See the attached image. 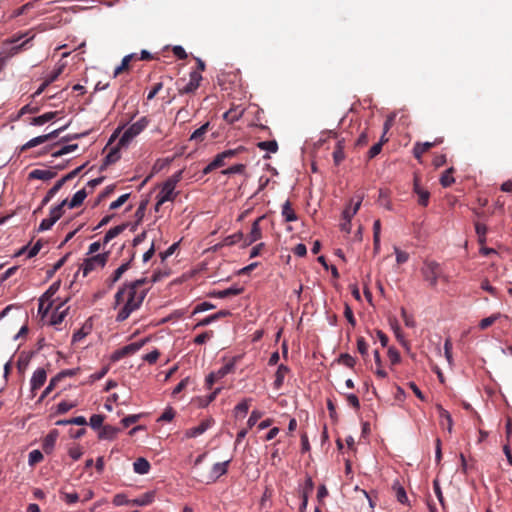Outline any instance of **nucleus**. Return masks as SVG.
Here are the masks:
<instances>
[{"mask_svg":"<svg viewBox=\"0 0 512 512\" xmlns=\"http://www.w3.org/2000/svg\"><path fill=\"white\" fill-rule=\"evenodd\" d=\"M257 147L261 150H266L271 153H276L278 151V143L276 140L259 142Z\"/></svg>","mask_w":512,"mask_h":512,"instance_id":"obj_39","label":"nucleus"},{"mask_svg":"<svg viewBox=\"0 0 512 512\" xmlns=\"http://www.w3.org/2000/svg\"><path fill=\"white\" fill-rule=\"evenodd\" d=\"M251 401V398H245L240 403H238L234 408L235 416L238 417L239 415H246L249 410V404Z\"/></svg>","mask_w":512,"mask_h":512,"instance_id":"obj_32","label":"nucleus"},{"mask_svg":"<svg viewBox=\"0 0 512 512\" xmlns=\"http://www.w3.org/2000/svg\"><path fill=\"white\" fill-rule=\"evenodd\" d=\"M47 373L45 369L38 368L34 371L31 379H30V385H31V391L34 392L38 390L40 387H42L46 381Z\"/></svg>","mask_w":512,"mask_h":512,"instance_id":"obj_9","label":"nucleus"},{"mask_svg":"<svg viewBox=\"0 0 512 512\" xmlns=\"http://www.w3.org/2000/svg\"><path fill=\"white\" fill-rule=\"evenodd\" d=\"M440 143H442V138L436 139L433 142H424V143L417 142L413 148V155L416 159L419 160L425 152H427L429 149H431L432 147H434Z\"/></svg>","mask_w":512,"mask_h":512,"instance_id":"obj_15","label":"nucleus"},{"mask_svg":"<svg viewBox=\"0 0 512 512\" xmlns=\"http://www.w3.org/2000/svg\"><path fill=\"white\" fill-rule=\"evenodd\" d=\"M213 419L203 420L198 426L192 427L185 432L187 438H196L206 432L212 425Z\"/></svg>","mask_w":512,"mask_h":512,"instance_id":"obj_8","label":"nucleus"},{"mask_svg":"<svg viewBox=\"0 0 512 512\" xmlns=\"http://www.w3.org/2000/svg\"><path fill=\"white\" fill-rule=\"evenodd\" d=\"M104 416L100 414H93L90 417V426L92 429H100L103 427Z\"/></svg>","mask_w":512,"mask_h":512,"instance_id":"obj_47","label":"nucleus"},{"mask_svg":"<svg viewBox=\"0 0 512 512\" xmlns=\"http://www.w3.org/2000/svg\"><path fill=\"white\" fill-rule=\"evenodd\" d=\"M130 262L131 261H127L123 264H121L113 273L111 279L109 280V286L111 287L112 285H114L121 277L122 275L129 269L130 267Z\"/></svg>","mask_w":512,"mask_h":512,"instance_id":"obj_29","label":"nucleus"},{"mask_svg":"<svg viewBox=\"0 0 512 512\" xmlns=\"http://www.w3.org/2000/svg\"><path fill=\"white\" fill-rule=\"evenodd\" d=\"M234 368H235L234 361H230V362L226 363L225 365H223L220 369L215 371V375H217L218 378L221 379L224 376H226L228 373L232 372L234 370Z\"/></svg>","mask_w":512,"mask_h":512,"instance_id":"obj_43","label":"nucleus"},{"mask_svg":"<svg viewBox=\"0 0 512 512\" xmlns=\"http://www.w3.org/2000/svg\"><path fill=\"white\" fill-rule=\"evenodd\" d=\"M388 139L386 137H384V135H382L380 141L376 144H374L368 151V159H373L374 157H376L382 150V146L385 142H387Z\"/></svg>","mask_w":512,"mask_h":512,"instance_id":"obj_35","label":"nucleus"},{"mask_svg":"<svg viewBox=\"0 0 512 512\" xmlns=\"http://www.w3.org/2000/svg\"><path fill=\"white\" fill-rule=\"evenodd\" d=\"M144 345V341L133 342L124 347H122V352H124L125 356L136 353L141 347Z\"/></svg>","mask_w":512,"mask_h":512,"instance_id":"obj_42","label":"nucleus"},{"mask_svg":"<svg viewBox=\"0 0 512 512\" xmlns=\"http://www.w3.org/2000/svg\"><path fill=\"white\" fill-rule=\"evenodd\" d=\"M261 238V229L260 226H252V229L248 235L243 236L242 247H246L257 241Z\"/></svg>","mask_w":512,"mask_h":512,"instance_id":"obj_24","label":"nucleus"},{"mask_svg":"<svg viewBox=\"0 0 512 512\" xmlns=\"http://www.w3.org/2000/svg\"><path fill=\"white\" fill-rule=\"evenodd\" d=\"M121 147L122 146H120L119 143H118L115 147H112L110 149L108 154L103 159V163H102V165L100 167L101 171L105 170L108 166L116 163L120 159V157H121V155H120Z\"/></svg>","mask_w":512,"mask_h":512,"instance_id":"obj_13","label":"nucleus"},{"mask_svg":"<svg viewBox=\"0 0 512 512\" xmlns=\"http://www.w3.org/2000/svg\"><path fill=\"white\" fill-rule=\"evenodd\" d=\"M63 307V304H60L56 310L51 315L50 323L51 325H58L60 324L67 314V309L60 310Z\"/></svg>","mask_w":512,"mask_h":512,"instance_id":"obj_31","label":"nucleus"},{"mask_svg":"<svg viewBox=\"0 0 512 512\" xmlns=\"http://www.w3.org/2000/svg\"><path fill=\"white\" fill-rule=\"evenodd\" d=\"M140 418V415L139 414H134V415H128L126 417H124L122 420H121V423L123 425L124 428H127L129 427L130 425L136 423Z\"/></svg>","mask_w":512,"mask_h":512,"instance_id":"obj_63","label":"nucleus"},{"mask_svg":"<svg viewBox=\"0 0 512 512\" xmlns=\"http://www.w3.org/2000/svg\"><path fill=\"white\" fill-rule=\"evenodd\" d=\"M394 252L398 264H403L408 261L409 254L407 252L400 250L397 246H394Z\"/></svg>","mask_w":512,"mask_h":512,"instance_id":"obj_55","label":"nucleus"},{"mask_svg":"<svg viewBox=\"0 0 512 512\" xmlns=\"http://www.w3.org/2000/svg\"><path fill=\"white\" fill-rule=\"evenodd\" d=\"M78 148L77 144H70L61 147L59 150L52 152L53 157H61L65 154L75 151Z\"/></svg>","mask_w":512,"mask_h":512,"instance_id":"obj_46","label":"nucleus"},{"mask_svg":"<svg viewBox=\"0 0 512 512\" xmlns=\"http://www.w3.org/2000/svg\"><path fill=\"white\" fill-rule=\"evenodd\" d=\"M189 76V82L185 85H183L185 81L184 79L176 81L177 90L180 95L194 93L200 86V82L202 80L200 72L192 71Z\"/></svg>","mask_w":512,"mask_h":512,"instance_id":"obj_6","label":"nucleus"},{"mask_svg":"<svg viewBox=\"0 0 512 512\" xmlns=\"http://www.w3.org/2000/svg\"><path fill=\"white\" fill-rule=\"evenodd\" d=\"M150 463L143 457L136 459L133 463L134 472L140 475L147 474L150 470Z\"/></svg>","mask_w":512,"mask_h":512,"instance_id":"obj_25","label":"nucleus"},{"mask_svg":"<svg viewBox=\"0 0 512 512\" xmlns=\"http://www.w3.org/2000/svg\"><path fill=\"white\" fill-rule=\"evenodd\" d=\"M453 173H454V168L451 167L449 169H447L441 176L440 178V183L443 187H449L451 186L454 182H455V179L453 177Z\"/></svg>","mask_w":512,"mask_h":512,"instance_id":"obj_33","label":"nucleus"},{"mask_svg":"<svg viewBox=\"0 0 512 512\" xmlns=\"http://www.w3.org/2000/svg\"><path fill=\"white\" fill-rule=\"evenodd\" d=\"M107 262V254L101 253L86 258L80 266L79 271H82L83 277H86L90 272L103 268Z\"/></svg>","mask_w":512,"mask_h":512,"instance_id":"obj_5","label":"nucleus"},{"mask_svg":"<svg viewBox=\"0 0 512 512\" xmlns=\"http://www.w3.org/2000/svg\"><path fill=\"white\" fill-rule=\"evenodd\" d=\"M373 354H374L375 363L377 365L375 374L377 375V377L384 379L387 377V372L384 369H382V361H381L380 353L378 350H375Z\"/></svg>","mask_w":512,"mask_h":512,"instance_id":"obj_38","label":"nucleus"},{"mask_svg":"<svg viewBox=\"0 0 512 512\" xmlns=\"http://www.w3.org/2000/svg\"><path fill=\"white\" fill-rule=\"evenodd\" d=\"M231 314V312L229 310H220L212 315H209L207 317H205L204 319H202L201 321H199L195 328L197 327H201V326H208L210 325L211 323L217 321L218 319L220 318H223V317H227Z\"/></svg>","mask_w":512,"mask_h":512,"instance_id":"obj_18","label":"nucleus"},{"mask_svg":"<svg viewBox=\"0 0 512 512\" xmlns=\"http://www.w3.org/2000/svg\"><path fill=\"white\" fill-rule=\"evenodd\" d=\"M183 171L179 170L170 176L162 185L161 190L157 194V202L155 205V209L158 211L159 207L163 205L165 202H172L175 200L178 192H175L176 185L182 179Z\"/></svg>","mask_w":512,"mask_h":512,"instance_id":"obj_2","label":"nucleus"},{"mask_svg":"<svg viewBox=\"0 0 512 512\" xmlns=\"http://www.w3.org/2000/svg\"><path fill=\"white\" fill-rule=\"evenodd\" d=\"M209 126H210V123L206 122L200 128L196 129L190 136V140L202 141L204 139V135L207 133V131L209 129Z\"/></svg>","mask_w":512,"mask_h":512,"instance_id":"obj_36","label":"nucleus"},{"mask_svg":"<svg viewBox=\"0 0 512 512\" xmlns=\"http://www.w3.org/2000/svg\"><path fill=\"white\" fill-rule=\"evenodd\" d=\"M362 203V196L357 195L352 198L349 205L343 211V217L347 222H350L352 217L357 213L360 205Z\"/></svg>","mask_w":512,"mask_h":512,"instance_id":"obj_11","label":"nucleus"},{"mask_svg":"<svg viewBox=\"0 0 512 512\" xmlns=\"http://www.w3.org/2000/svg\"><path fill=\"white\" fill-rule=\"evenodd\" d=\"M499 318V314H493L489 317H486V318H483L480 322H479V328L481 330H484L486 328H488L489 326H491L497 319Z\"/></svg>","mask_w":512,"mask_h":512,"instance_id":"obj_53","label":"nucleus"},{"mask_svg":"<svg viewBox=\"0 0 512 512\" xmlns=\"http://www.w3.org/2000/svg\"><path fill=\"white\" fill-rule=\"evenodd\" d=\"M414 192L417 195L418 204H420L421 206H427L430 198V193L427 190L421 188L416 180L414 183Z\"/></svg>","mask_w":512,"mask_h":512,"instance_id":"obj_23","label":"nucleus"},{"mask_svg":"<svg viewBox=\"0 0 512 512\" xmlns=\"http://www.w3.org/2000/svg\"><path fill=\"white\" fill-rule=\"evenodd\" d=\"M57 114H58V112L54 111V112L44 113L37 117H33L30 121V124L34 125V126H41V125L53 120L57 116Z\"/></svg>","mask_w":512,"mask_h":512,"instance_id":"obj_26","label":"nucleus"},{"mask_svg":"<svg viewBox=\"0 0 512 512\" xmlns=\"http://www.w3.org/2000/svg\"><path fill=\"white\" fill-rule=\"evenodd\" d=\"M244 288L238 285H233L224 290L213 291L209 295L214 298L224 299L230 296L239 295L243 292Z\"/></svg>","mask_w":512,"mask_h":512,"instance_id":"obj_14","label":"nucleus"},{"mask_svg":"<svg viewBox=\"0 0 512 512\" xmlns=\"http://www.w3.org/2000/svg\"><path fill=\"white\" fill-rule=\"evenodd\" d=\"M481 288L484 291H487L493 297H495V298L499 297V293H498L497 289L495 287H493L492 285H490V283H489V281L487 279L482 281Z\"/></svg>","mask_w":512,"mask_h":512,"instance_id":"obj_57","label":"nucleus"},{"mask_svg":"<svg viewBox=\"0 0 512 512\" xmlns=\"http://www.w3.org/2000/svg\"><path fill=\"white\" fill-rule=\"evenodd\" d=\"M212 337H213V332L212 331H206V332H203V333L197 335L194 338V343L198 344V345H201V344H204L208 339H210Z\"/></svg>","mask_w":512,"mask_h":512,"instance_id":"obj_59","label":"nucleus"},{"mask_svg":"<svg viewBox=\"0 0 512 512\" xmlns=\"http://www.w3.org/2000/svg\"><path fill=\"white\" fill-rule=\"evenodd\" d=\"M159 355H160L159 351L155 349V350L145 354L143 356V360L148 362L149 364H153L158 360Z\"/></svg>","mask_w":512,"mask_h":512,"instance_id":"obj_64","label":"nucleus"},{"mask_svg":"<svg viewBox=\"0 0 512 512\" xmlns=\"http://www.w3.org/2000/svg\"><path fill=\"white\" fill-rule=\"evenodd\" d=\"M57 437H58V431L55 429L50 431L45 436V438L43 440V444H42V447H43V450L45 451V453L49 454L53 451L55 444H56Z\"/></svg>","mask_w":512,"mask_h":512,"instance_id":"obj_19","label":"nucleus"},{"mask_svg":"<svg viewBox=\"0 0 512 512\" xmlns=\"http://www.w3.org/2000/svg\"><path fill=\"white\" fill-rule=\"evenodd\" d=\"M59 287H60V282L58 281V282H54L48 288V290L44 293V295L39 299V311L42 309V306H43V298L53 296L58 291Z\"/></svg>","mask_w":512,"mask_h":512,"instance_id":"obj_45","label":"nucleus"},{"mask_svg":"<svg viewBox=\"0 0 512 512\" xmlns=\"http://www.w3.org/2000/svg\"><path fill=\"white\" fill-rule=\"evenodd\" d=\"M246 166L244 164H236L222 171L225 175L231 174H242L245 171Z\"/></svg>","mask_w":512,"mask_h":512,"instance_id":"obj_51","label":"nucleus"},{"mask_svg":"<svg viewBox=\"0 0 512 512\" xmlns=\"http://www.w3.org/2000/svg\"><path fill=\"white\" fill-rule=\"evenodd\" d=\"M339 364H343L348 368H353L356 364V359L348 353H342L337 358Z\"/></svg>","mask_w":512,"mask_h":512,"instance_id":"obj_37","label":"nucleus"},{"mask_svg":"<svg viewBox=\"0 0 512 512\" xmlns=\"http://www.w3.org/2000/svg\"><path fill=\"white\" fill-rule=\"evenodd\" d=\"M43 460V454L40 450H32L28 455V464L34 466Z\"/></svg>","mask_w":512,"mask_h":512,"instance_id":"obj_44","label":"nucleus"},{"mask_svg":"<svg viewBox=\"0 0 512 512\" xmlns=\"http://www.w3.org/2000/svg\"><path fill=\"white\" fill-rule=\"evenodd\" d=\"M230 462L231 459H228L224 462H217L212 466L211 478L213 479V481L217 480L219 477L227 473L228 465Z\"/></svg>","mask_w":512,"mask_h":512,"instance_id":"obj_20","label":"nucleus"},{"mask_svg":"<svg viewBox=\"0 0 512 512\" xmlns=\"http://www.w3.org/2000/svg\"><path fill=\"white\" fill-rule=\"evenodd\" d=\"M145 282L146 278L137 279L133 282L124 284L116 292L114 297V308H117L122 303H124L116 316L117 322L125 321L134 311L140 308L146 296V291H139L138 288Z\"/></svg>","mask_w":512,"mask_h":512,"instance_id":"obj_1","label":"nucleus"},{"mask_svg":"<svg viewBox=\"0 0 512 512\" xmlns=\"http://www.w3.org/2000/svg\"><path fill=\"white\" fill-rule=\"evenodd\" d=\"M314 489V482L311 478V476H306L305 482L302 486L299 488L300 495H307L309 496L311 492Z\"/></svg>","mask_w":512,"mask_h":512,"instance_id":"obj_41","label":"nucleus"},{"mask_svg":"<svg viewBox=\"0 0 512 512\" xmlns=\"http://www.w3.org/2000/svg\"><path fill=\"white\" fill-rule=\"evenodd\" d=\"M150 123V120L144 116L130 125L119 139L120 146H127L137 135H139Z\"/></svg>","mask_w":512,"mask_h":512,"instance_id":"obj_4","label":"nucleus"},{"mask_svg":"<svg viewBox=\"0 0 512 512\" xmlns=\"http://www.w3.org/2000/svg\"><path fill=\"white\" fill-rule=\"evenodd\" d=\"M242 239H243V233L242 232L233 233L231 235H228V236L224 237L223 240L220 243H218V244H216L214 246V249L217 250V249H219L221 247H224V246H232V245H235V244L240 243V242L243 243Z\"/></svg>","mask_w":512,"mask_h":512,"instance_id":"obj_16","label":"nucleus"},{"mask_svg":"<svg viewBox=\"0 0 512 512\" xmlns=\"http://www.w3.org/2000/svg\"><path fill=\"white\" fill-rule=\"evenodd\" d=\"M56 176V172L49 169H34L29 173L30 179L50 180Z\"/></svg>","mask_w":512,"mask_h":512,"instance_id":"obj_21","label":"nucleus"},{"mask_svg":"<svg viewBox=\"0 0 512 512\" xmlns=\"http://www.w3.org/2000/svg\"><path fill=\"white\" fill-rule=\"evenodd\" d=\"M345 155H344V151H343V146L341 144V142L339 141L337 143V146L333 152V159H334V162L336 165H339L343 159H344Z\"/></svg>","mask_w":512,"mask_h":512,"instance_id":"obj_48","label":"nucleus"},{"mask_svg":"<svg viewBox=\"0 0 512 512\" xmlns=\"http://www.w3.org/2000/svg\"><path fill=\"white\" fill-rule=\"evenodd\" d=\"M86 197H87V192H86L85 188H83L74 194L72 199L70 201H68L67 205L69 208L79 207L83 203V201L85 200Z\"/></svg>","mask_w":512,"mask_h":512,"instance_id":"obj_28","label":"nucleus"},{"mask_svg":"<svg viewBox=\"0 0 512 512\" xmlns=\"http://www.w3.org/2000/svg\"><path fill=\"white\" fill-rule=\"evenodd\" d=\"M61 498L65 501V503L71 505L78 502L79 495L76 492H61Z\"/></svg>","mask_w":512,"mask_h":512,"instance_id":"obj_49","label":"nucleus"},{"mask_svg":"<svg viewBox=\"0 0 512 512\" xmlns=\"http://www.w3.org/2000/svg\"><path fill=\"white\" fill-rule=\"evenodd\" d=\"M357 350L362 356L368 355V344L363 337L357 339Z\"/></svg>","mask_w":512,"mask_h":512,"instance_id":"obj_58","label":"nucleus"},{"mask_svg":"<svg viewBox=\"0 0 512 512\" xmlns=\"http://www.w3.org/2000/svg\"><path fill=\"white\" fill-rule=\"evenodd\" d=\"M28 42H29V40H26L19 45L10 47V49L8 51H1V53H0V72L4 69L7 60L12 56L17 55L20 51L24 50Z\"/></svg>","mask_w":512,"mask_h":512,"instance_id":"obj_7","label":"nucleus"},{"mask_svg":"<svg viewBox=\"0 0 512 512\" xmlns=\"http://www.w3.org/2000/svg\"><path fill=\"white\" fill-rule=\"evenodd\" d=\"M76 404L74 402H67V401H61L58 403L56 408V413L58 414H64L74 408Z\"/></svg>","mask_w":512,"mask_h":512,"instance_id":"obj_50","label":"nucleus"},{"mask_svg":"<svg viewBox=\"0 0 512 512\" xmlns=\"http://www.w3.org/2000/svg\"><path fill=\"white\" fill-rule=\"evenodd\" d=\"M289 371L290 369L288 368V366L284 364H280L278 366L277 371L275 373V380L273 382L274 389L279 390L282 387L285 377L287 376Z\"/></svg>","mask_w":512,"mask_h":512,"instance_id":"obj_17","label":"nucleus"},{"mask_svg":"<svg viewBox=\"0 0 512 512\" xmlns=\"http://www.w3.org/2000/svg\"><path fill=\"white\" fill-rule=\"evenodd\" d=\"M444 355L448 362V364L451 366L453 363V357H452V342L450 339H446L444 342Z\"/></svg>","mask_w":512,"mask_h":512,"instance_id":"obj_52","label":"nucleus"},{"mask_svg":"<svg viewBox=\"0 0 512 512\" xmlns=\"http://www.w3.org/2000/svg\"><path fill=\"white\" fill-rule=\"evenodd\" d=\"M262 417V412L258 410H253L248 418L247 425L249 428H252L257 421Z\"/></svg>","mask_w":512,"mask_h":512,"instance_id":"obj_61","label":"nucleus"},{"mask_svg":"<svg viewBox=\"0 0 512 512\" xmlns=\"http://www.w3.org/2000/svg\"><path fill=\"white\" fill-rule=\"evenodd\" d=\"M45 142H47V136H44V135L37 136V137L32 138L31 140H29L27 143H25L21 147V151H26L28 149H31V148L36 147L38 145H41V144H43Z\"/></svg>","mask_w":512,"mask_h":512,"instance_id":"obj_34","label":"nucleus"},{"mask_svg":"<svg viewBox=\"0 0 512 512\" xmlns=\"http://www.w3.org/2000/svg\"><path fill=\"white\" fill-rule=\"evenodd\" d=\"M126 226H113L103 237V244H107L110 240L118 236Z\"/></svg>","mask_w":512,"mask_h":512,"instance_id":"obj_40","label":"nucleus"},{"mask_svg":"<svg viewBox=\"0 0 512 512\" xmlns=\"http://www.w3.org/2000/svg\"><path fill=\"white\" fill-rule=\"evenodd\" d=\"M245 108L241 105H233L228 111L223 114V119L233 124L238 121L244 114Z\"/></svg>","mask_w":512,"mask_h":512,"instance_id":"obj_12","label":"nucleus"},{"mask_svg":"<svg viewBox=\"0 0 512 512\" xmlns=\"http://www.w3.org/2000/svg\"><path fill=\"white\" fill-rule=\"evenodd\" d=\"M68 200H63L59 205L51 209L49 219H43L40 224H54L64 213V209L68 207Z\"/></svg>","mask_w":512,"mask_h":512,"instance_id":"obj_10","label":"nucleus"},{"mask_svg":"<svg viewBox=\"0 0 512 512\" xmlns=\"http://www.w3.org/2000/svg\"><path fill=\"white\" fill-rule=\"evenodd\" d=\"M120 432V428L112 426V425H104L98 434L99 439L103 440H113L117 434Z\"/></svg>","mask_w":512,"mask_h":512,"instance_id":"obj_22","label":"nucleus"},{"mask_svg":"<svg viewBox=\"0 0 512 512\" xmlns=\"http://www.w3.org/2000/svg\"><path fill=\"white\" fill-rule=\"evenodd\" d=\"M134 59H137V56L136 54H129V55H126L123 59H122V62H121V65H119L118 67L115 68L114 70V77H117L118 75H120L123 71L125 70H128L129 69V64L132 60Z\"/></svg>","mask_w":512,"mask_h":512,"instance_id":"obj_30","label":"nucleus"},{"mask_svg":"<svg viewBox=\"0 0 512 512\" xmlns=\"http://www.w3.org/2000/svg\"><path fill=\"white\" fill-rule=\"evenodd\" d=\"M421 273L425 281L431 287H436L438 280L442 277V269L438 262L434 260H425L421 268Z\"/></svg>","mask_w":512,"mask_h":512,"instance_id":"obj_3","label":"nucleus"},{"mask_svg":"<svg viewBox=\"0 0 512 512\" xmlns=\"http://www.w3.org/2000/svg\"><path fill=\"white\" fill-rule=\"evenodd\" d=\"M246 148L244 146H238L235 149H228L222 152V156H224L226 159H231L238 154L244 152Z\"/></svg>","mask_w":512,"mask_h":512,"instance_id":"obj_54","label":"nucleus"},{"mask_svg":"<svg viewBox=\"0 0 512 512\" xmlns=\"http://www.w3.org/2000/svg\"><path fill=\"white\" fill-rule=\"evenodd\" d=\"M388 358L391 364H397L401 360L400 353L394 347L388 349Z\"/></svg>","mask_w":512,"mask_h":512,"instance_id":"obj_60","label":"nucleus"},{"mask_svg":"<svg viewBox=\"0 0 512 512\" xmlns=\"http://www.w3.org/2000/svg\"><path fill=\"white\" fill-rule=\"evenodd\" d=\"M395 490H396L397 500L402 504L406 503L408 501V497H407L405 489L401 485H397L395 487Z\"/></svg>","mask_w":512,"mask_h":512,"instance_id":"obj_62","label":"nucleus"},{"mask_svg":"<svg viewBox=\"0 0 512 512\" xmlns=\"http://www.w3.org/2000/svg\"><path fill=\"white\" fill-rule=\"evenodd\" d=\"M214 308H215L214 304H212L210 302H207V301H204V302H201V303L196 305V307L194 308L193 313L196 314V313H200V312H205V311H208V310H211V309H214Z\"/></svg>","mask_w":512,"mask_h":512,"instance_id":"obj_56","label":"nucleus"},{"mask_svg":"<svg viewBox=\"0 0 512 512\" xmlns=\"http://www.w3.org/2000/svg\"><path fill=\"white\" fill-rule=\"evenodd\" d=\"M281 213L284 218V221H286V222H292V221H296L298 219L296 212L292 208L291 203L289 201H286L283 204Z\"/></svg>","mask_w":512,"mask_h":512,"instance_id":"obj_27","label":"nucleus"}]
</instances>
